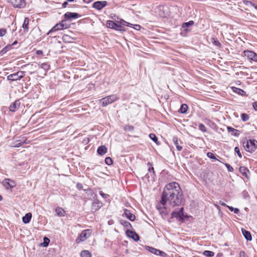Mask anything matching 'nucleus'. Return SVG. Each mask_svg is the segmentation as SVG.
<instances>
[{
  "instance_id": "nucleus-1",
  "label": "nucleus",
  "mask_w": 257,
  "mask_h": 257,
  "mask_svg": "<svg viewBox=\"0 0 257 257\" xmlns=\"http://www.w3.org/2000/svg\"><path fill=\"white\" fill-rule=\"evenodd\" d=\"M183 198V192L179 184L173 182L165 186L161 195L160 204L165 209L167 205L173 207L178 206L181 204Z\"/></svg>"
},
{
  "instance_id": "nucleus-2",
  "label": "nucleus",
  "mask_w": 257,
  "mask_h": 257,
  "mask_svg": "<svg viewBox=\"0 0 257 257\" xmlns=\"http://www.w3.org/2000/svg\"><path fill=\"white\" fill-rule=\"evenodd\" d=\"M106 25L107 27L119 31H126L123 28V26L130 27L137 31H140L141 29V26L139 25L132 24L118 18H117V19H114V21H107Z\"/></svg>"
},
{
  "instance_id": "nucleus-3",
  "label": "nucleus",
  "mask_w": 257,
  "mask_h": 257,
  "mask_svg": "<svg viewBox=\"0 0 257 257\" xmlns=\"http://www.w3.org/2000/svg\"><path fill=\"white\" fill-rule=\"evenodd\" d=\"M119 98L116 95L112 94L99 99V101L103 107H105L108 104L117 100Z\"/></svg>"
},
{
  "instance_id": "nucleus-4",
  "label": "nucleus",
  "mask_w": 257,
  "mask_h": 257,
  "mask_svg": "<svg viewBox=\"0 0 257 257\" xmlns=\"http://www.w3.org/2000/svg\"><path fill=\"white\" fill-rule=\"evenodd\" d=\"M245 150L248 152H254L257 148V141L249 140L243 143Z\"/></svg>"
},
{
  "instance_id": "nucleus-5",
  "label": "nucleus",
  "mask_w": 257,
  "mask_h": 257,
  "mask_svg": "<svg viewBox=\"0 0 257 257\" xmlns=\"http://www.w3.org/2000/svg\"><path fill=\"white\" fill-rule=\"evenodd\" d=\"M24 72L19 71L17 73L11 74L7 76V79L10 81H17L20 80L24 76Z\"/></svg>"
},
{
  "instance_id": "nucleus-6",
  "label": "nucleus",
  "mask_w": 257,
  "mask_h": 257,
  "mask_svg": "<svg viewBox=\"0 0 257 257\" xmlns=\"http://www.w3.org/2000/svg\"><path fill=\"white\" fill-rule=\"evenodd\" d=\"M184 214L183 208H181L179 211H174L172 213V217L176 218L178 220L183 221L184 217H187Z\"/></svg>"
},
{
  "instance_id": "nucleus-7",
  "label": "nucleus",
  "mask_w": 257,
  "mask_h": 257,
  "mask_svg": "<svg viewBox=\"0 0 257 257\" xmlns=\"http://www.w3.org/2000/svg\"><path fill=\"white\" fill-rule=\"evenodd\" d=\"M244 54L249 59L257 62V54L253 51L245 50L244 51Z\"/></svg>"
},
{
  "instance_id": "nucleus-8",
  "label": "nucleus",
  "mask_w": 257,
  "mask_h": 257,
  "mask_svg": "<svg viewBox=\"0 0 257 257\" xmlns=\"http://www.w3.org/2000/svg\"><path fill=\"white\" fill-rule=\"evenodd\" d=\"M80 17L81 15L76 13L67 12L64 15L65 20L69 21L76 19Z\"/></svg>"
},
{
  "instance_id": "nucleus-9",
  "label": "nucleus",
  "mask_w": 257,
  "mask_h": 257,
  "mask_svg": "<svg viewBox=\"0 0 257 257\" xmlns=\"http://www.w3.org/2000/svg\"><path fill=\"white\" fill-rule=\"evenodd\" d=\"M194 24V22L193 21H190L188 22L184 23L182 25V28L183 31L187 32L188 31H191L192 28Z\"/></svg>"
},
{
  "instance_id": "nucleus-10",
  "label": "nucleus",
  "mask_w": 257,
  "mask_h": 257,
  "mask_svg": "<svg viewBox=\"0 0 257 257\" xmlns=\"http://www.w3.org/2000/svg\"><path fill=\"white\" fill-rule=\"evenodd\" d=\"M89 231V230H83L77 238L76 241L80 242L86 240L90 236V234L88 233Z\"/></svg>"
},
{
  "instance_id": "nucleus-11",
  "label": "nucleus",
  "mask_w": 257,
  "mask_h": 257,
  "mask_svg": "<svg viewBox=\"0 0 257 257\" xmlns=\"http://www.w3.org/2000/svg\"><path fill=\"white\" fill-rule=\"evenodd\" d=\"M148 250L153 254L160 255L163 257H165L167 255V254L165 252L159 250L158 249L149 246H148Z\"/></svg>"
},
{
  "instance_id": "nucleus-12",
  "label": "nucleus",
  "mask_w": 257,
  "mask_h": 257,
  "mask_svg": "<svg viewBox=\"0 0 257 257\" xmlns=\"http://www.w3.org/2000/svg\"><path fill=\"white\" fill-rule=\"evenodd\" d=\"M106 1H97L93 3V7L97 10H100L106 5Z\"/></svg>"
},
{
  "instance_id": "nucleus-13",
  "label": "nucleus",
  "mask_w": 257,
  "mask_h": 257,
  "mask_svg": "<svg viewBox=\"0 0 257 257\" xmlns=\"http://www.w3.org/2000/svg\"><path fill=\"white\" fill-rule=\"evenodd\" d=\"M11 2L15 7L23 8L25 6L24 0H11Z\"/></svg>"
},
{
  "instance_id": "nucleus-14",
  "label": "nucleus",
  "mask_w": 257,
  "mask_h": 257,
  "mask_svg": "<svg viewBox=\"0 0 257 257\" xmlns=\"http://www.w3.org/2000/svg\"><path fill=\"white\" fill-rule=\"evenodd\" d=\"M3 184L7 189L13 188L15 186V182L9 179H5L3 181Z\"/></svg>"
},
{
  "instance_id": "nucleus-15",
  "label": "nucleus",
  "mask_w": 257,
  "mask_h": 257,
  "mask_svg": "<svg viewBox=\"0 0 257 257\" xmlns=\"http://www.w3.org/2000/svg\"><path fill=\"white\" fill-rule=\"evenodd\" d=\"M20 101L19 100H16L15 102H13L9 106V109L12 112H15L20 106Z\"/></svg>"
},
{
  "instance_id": "nucleus-16",
  "label": "nucleus",
  "mask_w": 257,
  "mask_h": 257,
  "mask_svg": "<svg viewBox=\"0 0 257 257\" xmlns=\"http://www.w3.org/2000/svg\"><path fill=\"white\" fill-rule=\"evenodd\" d=\"M123 215L131 221H134L136 219L135 215L132 213L131 211L127 209L124 210V213Z\"/></svg>"
},
{
  "instance_id": "nucleus-17",
  "label": "nucleus",
  "mask_w": 257,
  "mask_h": 257,
  "mask_svg": "<svg viewBox=\"0 0 257 257\" xmlns=\"http://www.w3.org/2000/svg\"><path fill=\"white\" fill-rule=\"evenodd\" d=\"M26 139L25 137H21L19 140H16L13 144L15 147H19L24 144H26Z\"/></svg>"
},
{
  "instance_id": "nucleus-18",
  "label": "nucleus",
  "mask_w": 257,
  "mask_h": 257,
  "mask_svg": "<svg viewBox=\"0 0 257 257\" xmlns=\"http://www.w3.org/2000/svg\"><path fill=\"white\" fill-rule=\"evenodd\" d=\"M127 235L133 238L134 240L137 241L139 239V235L135 232L131 230H127L126 232Z\"/></svg>"
},
{
  "instance_id": "nucleus-19",
  "label": "nucleus",
  "mask_w": 257,
  "mask_h": 257,
  "mask_svg": "<svg viewBox=\"0 0 257 257\" xmlns=\"http://www.w3.org/2000/svg\"><path fill=\"white\" fill-rule=\"evenodd\" d=\"M29 19L28 18H26L24 20L22 27L24 31H28L29 29Z\"/></svg>"
},
{
  "instance_id": "nucleus-20",
  "label": "nucleus",
  "mask_w": 257,
  "mask_h": 257,
  "mask_svg": "<svg viewBox=\"0 0 257 257\" xmlns=\"http://www.w3.org/2000/svg\"><path fill=\"white\" fill-rule=\"evenodd\" d=\"M97 152L99 155H104L107 152V148L105 146H101L98 148Z\"/></svg>"
},
{
  "instance_id": "nucleus-21",
  "label": "nucleus",
  "mask_w": 257,
  "mask_h": 257,
  "mask_svg": "<svg viewBox=\"0 0 257 257\" xmlns=\"http://www.w3.org/2000/svg\"><path fill=\"white\" fill-rule=\"evenodd\" d=\"M242 232L245 238L247 240H251L252 239V237L249 231L242 229Z\"/></svg>"
},
{
  "instance_id": "nucleus-22",
  "label": "nucleus",
  "mask_w": 257,
  "mask_h": 257,
  "mask_svg": "<svg viewBox=\"0 0 257 257\" xmlns=\"http://www.w3.org/2000/svg\"><path fill=\"white\" fill-rule=\"evenodd\" d=\"M62 39L66 43H71L74 40V38L68 34H64L62 36Z\"/></svg>"
},
{
  "instance_id": "nucleus-23",
  "label": "nucleus",
  "mask_w": 257,
  "mask_h": 257,
  "mask_svg": "<svg viewBox=\"0 0 257 257\" xmlns=\"http://www.w3.org/2000/svg\"><path fill=\"white\" fill-rule=\"evenodd\" d=\"M239 171L243 176L248 178V174L249 173V171L246 168L240 167L239 168Z\"/></svg>"
},
{
  "instance_id": "nucleus-24",
  "label": "nucleus",
  "mask_w": 257,
  "mask_h": 257,
  "mask_svg": "<svg viewBox=\"0 0 257 257\" xmlns=\"http://www.w3.org/2000/svg\"><path fill=\"white\" fill-rule=\"evenodd\" d=\"M32 218V214L28 213L23 217L22 220L24 223H28L30 222Z\"/></svg>"
},
{
  "instance_id": "nucleus-25",
  "label": "nucleus",
  "mask_w": 257,
  "mask_h": 257,
  "mask_svg": "<svg viewBox=\"0 0 257 257\" xmlns=\"http://www.w3.org/2000/svg\"><path fill=\"white\" fill-rule=\"evenodd\" d=\"M227 130L228 132L231 133L232 135L234 136H238L239 135V131L230 126L227 127Z\"/></svg>"
},
{
  "instance_id": "nucleus-26",
  "label": "nucleus",
  "mask_w": 257,
  "mask_h": 257,
  "mask_svg": "<svg viewBox=\"0 0 257 257\" xmlns=\"http://www.w3.org/2000/svg\"><path fill=\"white\" fill-rule=\"evenodd\" d=\"M173 142L175 145L176 146L177 150L179 151H181L182 149V147L181 146L179 145L178 140L177 137H174L173 138Z\"/></svg>"
},
{
  "instance_id": "nucleus-27",
  "label": "nucleus",
  "mask_w": 257,
  "mask_h": 257,
  "mask_svg": "<svg viewBox=\"0 0 257 257\" xmlns=\"http://www.w3.org/2000/svg\"><path fill=\"white\" fill-rule=\"evenodd\" d=\"M55 211L57 214L59 216H64L65 214V210L61 207H57Z\"/></svg>"
},
{
  "instance_id": "nucleus-28",
  "label": "nucleus",
  "mask_w": 257,
  "mask_h": 257,
  "mask_svg": "<svg viewBox=\"0 0 257 257\" xmlns=\"http://www.w3.org/2000/svg\"><path fill=\"white\" fill-rule=\"evenodd\" d=\"M101 206V203L99 202H93L92 206V210L94 211H96L99 209Z\"/></svg>"
},
{
  "instance_id": "nucleus-29",
  "label": "nucleus",
  "mask_w": 257,
  "mask_h": 257,
  "mask_svg": "<svg viewBox=\"0 0 257 257\" xmlns=\"http://www.w3.org/2000/svg\"><path fill=\"white\" fill-rule=\"evenodd\" d=\"M188 105L186 104H183L181 105L180 108L179 110V112L181 113H185L188 110Z\"/></svg>"
},
{
  "instance_id": "nucleus-30",
  "label": "nucleus",
  "mask_w": 257,
  "mask_h": 257,
  "mask_svg": "<svg viewBox=\"0 0 257 257\" xmlns=\"http://www.w3.org/2000/svg\"><path fill=\"white\" fill-rule=\"evenodd\" d=\"M232 89L234 92L240 94L241 95H244L245 94V92L241 89L236 87H233Z\"/></svg>"
},
{
  "instance_id": "nucleus-31",
  "label": "nucleus",
  "mask_w": 257,
  "mask_h": 257,
  "mask_svg": "<svg viewBox=\"0 0 257 257\" xmlns=\"http://www.w3.org/2000/svg\"><path fill=\"white\" fill-rule=\"evenodd\" d=\"M63 26L62 24H57L55 26H54L51 30H50L48 32H53V31L61 30L63 29Z\"/></svg>"
},
{
  "instance_id": "nucleus-32",
  "label": "nucleus",
  "mask_w": 257,
  "mask_h": 257,
  "mask_svg": "<svg viewBox=\"0 0 257 257\" xmlns=\"http://www.w3.org/2000/svg\"><path fill=\"white\" fill-rule=\"evenodd\" d=\"M203 254L207 257H212L214 255V253L213 251L210 250H205Z\"/></svg>"
},
{
  "instance_id": "nucleus-33",
  "label": "nucleus",
  "mask_w": 257,
  "mask_h": 257,
  "mask_svg": "<svg viewBox=\"0 0 257 257\" xmlns=\"http://www.w3.org/2000/svg\"><path fill=\"white\" fill-rule=\"evenodd\" d=\"M80 255L81 257H91L90 253L86 250L81 251Z\"/></svg>"
},
{
  "instance_id": "nucleus-34",
  "label": "nucleus",
  "mask_w": 257,
  "mask_h": 257,
  "mask_svg": "<svg viewBox=\"0 0 257 257\" xmlns=\"http://www.w3.org/2000/svg\"><path fill=\"white\" fill-rule=\"evenodd\" d=\"M120 223L126 228H128L131 226V223L126 220H121Z\"/></svg>"
},
{
  "instance_id": "nucleus-35",
  "label": "nucleus",
  "mask_w": 257,
  "mask_h": 257,
  "mask_svg": "<svg viewBox=\"0 0 257 257\" xmlns=\"http://www.w3.org/2000/svg\"><path fill=\"white\" fill-rule=\"evenodd\" d=\"M211 41L214 45H215L217 47H219L221 46V44L217 39L214 38H211Z\"/></svg>"
},
{
  "instance_id": "nucleus-36",
  "label": "nucleus",
  "mask_w": 257,
  "mask_h": 257,
  "mask_svg": "<svg viewBox=\"0 0 257 257\" xmlns=\"http://www.w3.org/2000/svg\"><path fill=\"white\" fill-rule=\"evenodd\" d=\"M149 137L151 140H152L157 144H159L158 143V138L154 134H150Z\"/></svg>"
},
{
  "instance_id": "nucleus-37",
  "label": "nucleus",
  "mask_w": 257,
  "mask_h": 257,
  "mask_svg": "<svg viewBox=\"0 0 257 257\" xmlns=\"http://www.w3.org/2000/svg\"><path fill=\"white\" fill-rule=\"evenodd\" d=\"M40 68L44 69L45 70H48L50 68V66L46 63H43L40 64Z\"/></svg>"
},
{
  "instance_id": "nucleus-38",
  "label": "nucleus",
  "mask_w": 257,
  "mask_h": 257,
  "mask_svg": "<svg viewBox=\"0 0 257 257\" xmlns=\"http://www.w3.org/2000/svg\"><path fill=\"white\" fill-rule=\"evenodd\" d=\"M241 119H242V120L243 121H247L249 119V117L246 113H242L241 114Z\"/></svg>"
},
{
  "instance_id": "nucleus-39",
  "label": "nucleus",
  "mask_w": 257,
  "mask_h": 257,
  "mask_svg": "<svg viewBox=\"0 0 257 257\" xmlns=\"http://www.w3.org/2000/svg\"><path fill=\"white\" fill-rule=\"evenodd\" d=\"M227 207L231 211H233L234 213L238 214L239 210L238 208H233L232 206H227Z\"/></svg>"
},
{
  "instance_id": "nucleus-40",
  "label": "nucleus",
  "mask_w": 257,
  "mask_h": 257,
  "mask_svg": "<svg viewBox=\"0 0 257 257\" xmlns=\"http://www.w3.org/2000/svg\"><path fill=\"white\" fill-rule=\"evenodd\" d=\"M105 163L108 165H110L112 164V160L110 157H106L105 159Z\"/></svg>"
},
{
  "instance_id": "nucleus-41",
  "label": "nucleus",
  "mask_w": 257,
  "mask_h": 257,
  "mask_svg": "<svg viewBox=\"0 0 257 257\" xmlns=\"http://www.w3.org/2000/svg\"><path fill=\"white\" fill-rule=\"evenodd\" d=\"M199 128L200 130L202 131L203 132H206V128L205 125L203 123H200L198 125Z\"/></svg>"
},
{
  "instance_id": "nucleus-42",
  "label": "nucleus",
  "mask_w": 257,
  "mask_h": 257,
  "mask_svg": "<svg viewBox=\"0 0 257 257\" xmlns=\"http://www.w3.org/2000/svg\"><path fill=\"white\" fill-rule=\"evenodd\" d=\"M207 156L208 158H209L210 159H214V160H217V159L215 157L214 155L212 153H210V152L208 153L207 154Z\"/></svg>"
},
{
  "instance_id": "nucleus-43",
  "label": "nucleus",
  "mask_w": 257,
  "mask_h": 257,
  "mask_svg": "<svg viewBox=\"0 0 257 257\" xmlns=\"http://www.w3.org/2000/svg\"><path fill=\"white\" fill-rule=\"evenodd\" d=\"M234 151L235 153H236L237 154V155L238 156V157L239 158H241L242 156H241V154L240 152V151H239V149L238 147H236L235 148H234Z\"/></svg>"
},
{
  "instance_id": "nucleus-44",
  "label": "nucleus",
  "mask_w": 257,
  "mask_h": 257,
  "mask_svg": "<svg viewBox=\"0 0 257 257\" xmlns=\"http://www.w3.org/2000/svg\"><path fill=\"white\" fill-rule=\"evenodd\" d=\"M225 166L229 172H232L233 171V168L229 164L226 163Z\"/></svg>"
},
{
  "instance_id": "nucleus-45",
  "label": "nucleus",
  "mask_w": 257,
  "mask_h": 257,
  "mask_svg": "<svg viewBox=\"0 0 257 257\" xmlns=\"http://www.w3.org/2000/svg\"><path fill=\"white\" fill-rule=\"evenodd\" d=\"M243 3L244 4V5H245L246 6H251V5H252V3L250 1H246V0H244L243 1Z\"/></svg>"
},
{
  "instance_id": "nucleus-46",
  "label": "nucleus",
  "mask_w": 257,
  "mask_h": 257,
  "mask_svg": "<svg viewBox=\"0 0 257 257\" xmlns=\"http://www.w3.org/2000/svg\"><path fill=\"white\" fill-rule=\"evenodd\" d=\"M17 44V42L16 41L12 45H9L6 46V48H7V49H8V51L11 49L12 46H14Z\"/></svg>"
},
{
  "instance_id": "nucleus-47",
  "label": "nucleus",
  "mask_w": 257,
  "mask_h": 257,
  "mask_svg": "<svg viewBox=\"0 0 257 257\" xmlns=\"http://www.w3.org/2000/svg\"><path fill=\"white\" fill-rule=\"evenodd\" d=\"M239 257H248L246 253L244 251H241L239 252Z\"/></svg>"
},
{
  "instance_id": "nucleus-48",
  "label": "nucleus",
  "mask_w": 257,
  "mask_h": 257,
  "mask_svg": "<svg viewBox=\"0 0 257 257\" xmlns=\"http://www.w3.org/2000/svg\"><path fill=\"white\" fill-rule=\"evenodd\" d=\"M44 243L45 244H44V246H47V245H48V243H49V242L50 240H49V238H47V237H44Z\"/></svg>"
},
{
  "instance_id": "nucleus-49",
  "label": "nucleus",
  "mask_w": 257,
  "mask_h": 257,
  "mask_svg": "<svg viewBox=\"0 0 257 257\" xmlns=\"http://www.w3.org/2000/svg\"><path fill=\"white\" fill-rule=\"evenodd\" d=\"M148 166H152V165H151V164L150 163H148ZM149 171L150 172L152 171L153 173H154V168L152 166L150 167L149 168Z\"/></svg>"
},
{
  "instance_id": "nucleus-50",
  "label": "nucleus",
  "mask_w": 257,
  "mask_h": 257,
  "mask_svg": "<svg viewBox=\"0 0 257 257\" xmlns=\"http://www.w3.org/2000/svg\"><path fill=\"white\" fill-rule=\"evenodd\" d=\"M99 194L104 198H107V196H108L107 194L104 193L102 191H100Z\"/></svg>"
},
{
  "instance_id": "nucleus-51",
  "label": "nucleus",
  "mask_w": 257,
  "mask_h": 257,
  "mask_svg": "<svg viewBox=\"0 0 257 257\" xmlns=\"http://www.w3.org/2000/svg\"><path fill=\"white\" fill-rule=\"evenodd\" d=\"M7 52H8V49H7V48H6V47L5 48H4L1 51V53L2 54H4L5 53H6Z\"/></svg>"
},
{
  "instance_id": "nucleus-52",
  "label": "nucleus",
  "mask_w": 257,
  "mask_h": 257,
  "mask_svg": "<svg viewBox=\"0 0 257 257\" xmlns=\"http://www.w3.org/2000/svg\"><path fill=\"white\" fill-rule=\"evenodd\" d=\"M252 106L254 110L257 111V101H255L253 103Z\"/></svg>"
},
{
  "instance_id": "nucleus-53",
  "label": "nucleus",
  "mask_w": 257,
  "mask_h": 257,
  "mask_svg": "<svg viewBox=\"0 0 257 257\" xmlns=\"http://www.w3.org/2000/svg\"><path fill=\"white\" fill-rule=\"evenodd\" d=\"M77 188L79 190L82 189L83 188V186L81 183H77L76 185Z\"/></svg>"
},
{
  "instance_id": "nucleus-54",
  "label": "nucleus",
  "mask_w": 257,
  "mask_h": 257,
  "mask_svg": "<svg viewBox=\"0 0 257 257\" xmlns=\"http://www.w3.org/2000/svg\"><path fill=\"white\" fill-rule=\"evenodd\" d=\"M219 204L223 206H227V205L225 203H224L223 202H222L221 201H219Z\"/></svg>"
},
{
  "instance_id": "nucleus-55",
  "label": "nucleus",
  "mask_w": 257,
  "mask_h": 257,
  "mask_svg": "<svg viewBox=\"0 0 257 257\" xmlns=\"http://www.w3.org/2000/svg\"><path fill=\"white\" fill-rule=\"evenodd\" d=\"M36 54H37V55H41V54H43V51H41V50H37V51H36Z\"/></svg>"
},
{
  "instance_id": "nucleus-56",
  "label": "nucleus",
  "mask_w": 257,
  "mask_h": 257,
  "mask_svg": "<svg viewBox=\"0 0 257 257\" xmlns=\"http://www.w3.org/2000/svg\"><path fill=\"white\" fill-rule=\"evenodd\" d=\"M67 5H68V3L67 2H65L63 3L62 7L63 8H65Z\"/></svg>"
},
{
  "instance_id": "nucleus-57",
  "label": "nucleus",
  "mask_w": 257,
  "mask_h": 257,
  "mask_svg": "<svg viewBox=\"0 0 257 257\" xmlns=\"http://www.w3.org/2000/svg\"><path fill=\"white\" fill-rule=\"evenodd\" d=\"M252 7H254L255 9H256L257 10V5L252 3V5H251Z\"/></svg>"
},
{
  "instance_id": "nucleus-58",
  "label": "nucleus",
  "mask_w": 257,
  "mask_h": 257,
  "mask_svg": "<svg viewBox=\"0 0 257 257\" xmlns=\"http://www.w3.org/2000/svg\"><path fill=\"white\" fill-rule=\"evenodd\" d=\"M0 32H6V30L5 29H1Z\"/></svg>"
},
{
  "instance_id": "nucleus-59",
  "label": "nucleus",
  "mask_w": 257,
  "mask_h": 257,
  "mask_svg": "<svg viewBox=\"0 0 257 257\" xmlns=\"http://www.w3.org/2000/svg\"><path fill=\"white\" fill-rule=\"evenodd\" d=\"M33 30H34V31L36 32V31H38L39 30L38 28H35Z\"/></svg>"
},
{
  "instance_id": "nucleus-60",
  "label": "nucleus",
  "mask_w": 257,
  "mask_h": 257,
  "mask_svg": "<svg viewBox=\"0 0 257 257\" xmlns=\"http://www.w3.org/2000/svg\"><path fill=\"white\" fill-rule=\"evenodd\" d=\"M5 34V33H0V37H3Z\"/></svg>"
},
{
  "instance_id": "nucleus-61",
  "label": "nucleus",
  "mask_w": 257,
  "mask_h": 257,
  "mask_svg": "<svg viewBox=\"0 0 257 257\" xmlns=\"http://www.w3.org/2000/svg\"><path fill=\"white\" fill-rule=\"evenodd\" d=\"M3 198L1 195H0V201L2 200Z\"/></svg>"
},
{
  "instance_id": "nucleus-62",
  "label": "nucleus",
  "mask_w": 257,
  "mask_h": 257,
  "mask_svg": "<svg viewBox=\"0 0 257 257\" xmlns=\"http://www.w3.org/2000/svg\"><path fill=\"white\" fill-rule=\"evenodd\" d=\"M67 1H68V2H73V1H74V0H67Z\"/></svg>"
},
{
  "instance_id": "nucleus-63",
  "label": "nucleus",
  "mask_w": 257,
  "mask_h": 257,
  "mask_svg": "<svg viewBox=\"0 0 257 257\" xmlns=\"http://www.w3.org/2000/svg\"><path fill=\"white\" fill-rule=\"evenodd\" d=\"M133 128V126H132L131 127H130V129H132Z\"/></svg>"
},
{
  "instance_id": "nucleus-64",
  "label": "nucleus",
  "mask_w": 257,
  "mask_h": 257,
  "mask_svg": "<svg viewBox=\"0 0 257 257\" xmlns=\"http://www.w3.org/2000/svg\"><path fill=\"white\" fill-rule=\"evenodd\" d=\"M133 128V126H132L131 127H130V129H132Z\"/></svg>"
}]
</instances>
